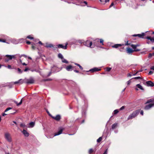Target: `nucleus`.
<instances>
[{"instance_id":"13","label":"nucleus","mask_w":154,"mask_h":154,"mask_svg":"<svg viewBox=\"0 0 154 154\" xmlns=\"http://www.w3.org/2000/svg\"><path fill=\"white\" fill-rule=\"evenodd\" d=\"M145 35L144 33H142L141 34H134L132 35L133 36H138L140 38H143V36Z\"/></svg>"},{"instance_id":"28","label":"nucleus","mask_w":154,"mask_h":154,"mask_svg":"<svg viewBox=\"0 0 154 154\" xmlns=\"http://www.w3.org/2000/svg\"><path fill=\"white\" fill-rule=\"evenodd\" d=\"M136 86L138 88L140 89L141 90H143V87L140 84H138Z\"/></svg>"},{"instance_id":"36","label":"nucleus","mask_w":154,"mask_h":154,"mask_svg":"<svg viewBox=\"0 0 154 154\" xmlns=\"http://www.w3.org/2000/svg\"><path fill=\"white\" fill-rule=\"evenodd\" d=\"M112 68L111 67H107L106 69V71L107 72H109L110 70Z\"/></svg>"},{"instance_id":"42","label":"nucleus","mask_w":154,"mask_h":154,"mask_svg":"<svg viewBox=\"0 0 154 154\" xmlns=\"http://www.w3.org/2000/svg\"><path fill=\"white\" fill-rule=\"evenodd\" d=\"M113 112V113L114 114H116L119 112V111L118 109H116Z\"/></svg>"},{"instance_id":"59","label":"nucleus","mask_w":154,"mask_h":154,"mask_svg":"<svg viewBox=\"0 0 154 154\" xmlns=\"http://www.w3.org/2000/svg\"><path fill=\"white\" fill-rule=\"evenodd\" d=\"M140 114L142 115H143V110H142L140 112Z\"/></svg>"},{"instance_id":"31","label":"nucleus","mask_w":154,"mask_h":154,"mask_svg":"<svg viewBox=\"0 0 154 154\" xmlns=\"http://www.w3.org/2000/svg\"><path fill=\"white\" fill-rule=\"evenodd\" d=\"M131 46L134 49V50L138 49L136 48V46L135 45L132 44L131 45Z\"/></svg>"},{"instance_id":"39","label":"nucleus","mask_w":154,"mask_h":154,"mask_svg":"<svg viewBox=\"0 0 154 154\" xmlns=\"http://www.w3.org/2000/svg\"><path fill=\"white\" fill-rule=\"evenodd\" d=\"M102 139V137H100L97 140V142L98 143H100Z\"/></svg>"},{"instance_id":"17","label":"nucleus","mask_w":154,"mask_h":154,"mask_svg":"<svg viewBox=\"0 0 154 154\" xmlns=\"http://www.w3.org/2000/svg\"><path fill=\"white\" fill-rule=\"evenodd\" d=\"M35 125V122H31L28 124V128H32L34 127Z\"/></svg>"},{"instance_id":"29","label":"nucleus","mask_w":154,"mask_h":154,"mask_svg":"<svg viewBox=\"0 0 154 154\" xmlns=\"http://www.w3.org/2000/svg\"><path fill=\"white\" fill-rule=\"evenodd\" d=\"M62 62L66 63H69L68 61L66 59H64V58L62 59Z\"/></svg>"},{"instance_id":"21","label":"nucleus","mask_w":154,"mask_h":154,"mask_svg":"<svg viewBox=\"0 0 154 154\" xmlns=\"http://www.w3.org/2000/svg\"><path fill=\"white\" fill-rule=\"evenodd\" d=\"M154 103V98H151L149 100H148L145 103V104H148L149 103Z\"/></svg>"},{"instance_id":"4","label":"nucleus","mask_w":154,"mask_h":154,"mask_svg":"<svg viewBox=\"0 0 154 154\" xmlns=\"http://www.w3.org/2000/svg\"><path fill=\"white\" fill-rule=\"evenodd\" d=\"M149 104L146 105L144 108V109L146 110H148L150 109L153 106H154V103H149Z\"/></svg>"},{"instance_id":"8","label":"nucleus","mask_w":154,"mask_h":154,"mask_svg":"<svg viewBox=\"0 0 154 154\" xmlns=\"http://www.w3.org/2000/svg\"><path fill=\"white\" fill-rule=\"evenodd\" d=\"M68 45L67 42L65 43V46L63 45L62 44H59L57 45V47L59 48H62L64 49H66L67 48V45Z\"/></svg>"},{"instance_id":"37","label":"nucleus","mask_w":154,"mask_h":154,"mask_svg":"<svg viewBox=\"0 0 154 154\" xmlns=\"http://www.w3.org/2000/svg\"><path fill=\"white\" fill-rule=\"evenodd\" d=\"M20 127H21L24 128L26 127V125L24 123H21L20 124Z\"/></svg>"},{"instance_id":"15","label":"nucleus","mask_w":154,"mask_h":154,"mask_svg":"<svg viewBox=\"0 0 154 154\" xmlns=\"http://www.w3.org/2000/svg\"><path fill=\"white\" fill-rule=\"evenodd\" d=\"M71 65H69L65 67V69L66 70L68 71H72L73 69Z\"/></svg>"},{"instance_id":"1","label":"nucleus","mask_w":154,"mask_h":154,"mask_svg":"<svg viewBox=\"0 0 154 154\" xmlns=\"http://www.w3.org/2000/svg\"><path fill=\"white\" fill-rule=\"evenodd\" d=\"M140 112V111L139 110H136L133 112L128 117L127 119L129 120L134 118L137 116Z\"/></svg>"},{"instance_id":"30","label":"nucleus","mask_w":154,"mask_h":154,"mask_svg":"<svg viewBox=\"0 0 154 154\" xmlns=\"http://www.w3.org/2000/svg\"><path fill=\"white\" fill-rule=\"evenodd\" d=\"M25 40V39L23 38H20L18 39V43H21L22 42H23L24 40Z\"/></svg>"},{"instance_id":"9","label":"nucleus","mask_w":154,"mask_h":154,"mask_svg":"<svg viewBox=\"0 0 154 154\" xmlns=\"http://www.w3.org/2000/svg\"><path fill=\"white\" fill-rule=\"evenodd\" d=\"M11 57L12 59L15 58L17 57H18L19 58H21L22 56H24L25 57H27V56L25 54L20 55L19 54H17L16 55H11Z\"/></svg>"},{"instance_id":"25","label":"nucleus","mask_w":154,"mask_h":154,"mask_svg":"<svg viewBox=\"0 0 154 154\" xmlns=\"http://www.w3.org/2000/svg\"><path fill=\"white\" fill-rule=\"evenodd\" d=\"M6 57H7L8 58L9 60H5V61L6 62H7L9 60H11V55H6Z\"/></svg>"},{"instance_id":"48","label":"nucleus","mask_w":154,"mask_h":154,"mask_svg":"<svg viewBox=\"0 0 154 154\" xmlns=\"http://www.w3.org/2000/svg\"><path fill=\"white\" fill-rule=\"evenodd\" d=\"M108 152V149H106L103 153V154H107Z\"/></svg>"},{"instance_id":"53","label":"nucleus","mask_w":154,"mask_h":154,"mask_svg":"<svg viewBox=\"0 0 154 154\" xmlns=\"http://www.w3.org/2000/svg\"><path fill=\"white\" fill-rule=\"evenodd\" d=\"M7 68L8 69H12L11 67V65H8L7 66Z\"/></svg>"},{"instance_id":"6","label":"nucleus","mask_w":154,"mask_h":154,"mask_svg":"<svg viewBox=\"0 0 154 154\" xmlns=\"http://www.w3.org/2000/svg\"><path fill=\"white\" fill-rule=\"evenodd\" d=\"M78 40L74 38L72 39L69 41V44L71 45H78Z\"/></svg>"},{"instance_id":"22","label":"nucleus","mask_w":154,"mask_h":154,"mask_svg":"<svg viewBox=\"0 0 154 154\" xmlns=\"http://www.w3.org/2000/svg\"><path fill=\"white\" fill-rule=\"evenodd\" d=\"M124 45V44H116L114 45H112V47L113 48H117L121 46L122 45Z\"/></svg>"},{"instance_id":"11","label":"nucleus","mask_w":154,"mask_h":154,"mask_svg":"<svg viewBox=\"0 0 154 154\" xmlns=\"http://www.w3.org/2000/svg\"><path fill=\"white\" fill-rule=\"evenodd\" d=\"M101 70L100 68H99L97 67H94L91 69L89 71H87L86 72H94L97 71H99Z\"/></svg>"},{"instance_id":"19","label":"nucleus","mask_w":154,"mask_h":154,"mask_svg":"<svg viewBox=\"0 0 154 154\" xmlns=\"http://www.w3.org/2000/svg\"><path fill=\"white\" fill-rule=\"evenodd\" d=\"M52 117L53 119L57 121L59 120L61 118V116L59 115H57L55 117L52 116Z\"/></svg>"},{"instance_id":"26","label":"nucleus","mask_w":154,"mask_h":154,"mask_svg":"<svg viewBox=\"0 0 154 154\" xmlns=\"http://www.w3.org/2000/svg\"><path fill=\"white\" fill-rule=\"evenodd\" d=\"M86 114V112L85 110H83L82 109V117H85Z\"/></svg>"},{"instance_id":"63","label":"nucleus","mask_w":154,"mask_h":154,"mask_svg":"<svg viewBox=\"0 0 154 154\" xmlns=\"http://www.w3.org/2000/svg\"><path fill=\"white\" fill-rule=\"evenodd\" d=\"M74 71L76 73H79V71L77 70H74Z\"/></svg>"},{"instance_id":"56","label":"nucleus","mask_w":154,"mask_h":154,"mask_svg":"<svg viewBox=\"0 0 154 154\" xmlns=\"http://www.w3.org/2000/svg\"><path fill=\"white\" fill-rule=\"evenodd\" d=\"M153 73V72L152 71H150L149 72L148 74L149 75H151V74H152Z\"/></svg>"},{"instance_id":"49","label":"nucleus","mask_w":154,"mask_h":154,"mask_svg":"<svg viewBox=\"0 0 154 154\" xmlns=\"http://www.w3.org/2000/svg\"><path fill=\"white\" fill-rule=\"evenodd\" d=\"M133 79H141V78L140 76H138L136 77H135L134 78H133Z\"/></svg>"},{"instance_id":"54","label":"nucleus","mask_w":154,"mask_h":154,"mask_svg":"<svg viewBox=\"0 0 154 154\" xmlns=\"http://www.w3.org/2000/svg\"><path fill=\"white\" fill-rule=\"evenodd\" d=\"M152 56H153V54H152H152L150 53V54H149L148 57H151Z\"/></svg>"},{"instance_id":"32","label":"nucleus","mask_w":154,"mask_h":154,"mask_svg":"<svg viewBox=\"0 0 154 154\" xmlns=\"http://www.w3.org/2000/svg\"><path fill=\"white\" fill-rule=\"evenodd\" d=\"M58 57L61 60L63 58V55L61 53H59L58 55Z\"/></svg>"},{"instance_id":"5","label":"nucleus","mask_w":154,"mask_h":154,"mask_svg":"<svg viewBox=\"0 0 154 154\" xmlns=\"http://www.w3.org/2000/svg\"><path fill=\"white\" fill-rule=\"evenodd\" d=\"M140 49H137L133 50L131 48H127L126 49V51L127 53L130 54L133 53L134 51H140Z\"/></svg>"},{"instance_id":"16","label":"nucleus","mask_w":154,"mask_h":154,"mask_svg":"<svg viewBox=\"0 0 154 154\" xmlns=\"http://www.w3.org/2000/svg\"><path fill=\"white\" fill-rule=\"evenodd\" d=\"M44 46L47 48H51L54 47V45L52 44H49L48 43H46Z\"/></svg>"},{"instance_id":"40","label":"nucleus","mask_w":154,"mask_h":154,"mask_svg":"<svg viewBox=\"0 0 154 154\" xmlns=\"http://www.w3.org/2000/svg\"><path fill=\"white\" fill-rule=\"evenodd\" d=\"M17 70L19 73L21 74L22 73L23 71L21 70L20 68H18Z\"/></svg>"},{"instance_id":"7","label":"nucleus","mask_w":154,"mask_h":154,"mask_svg":"<svg viewBox=\"0 0 154 154\" xmlns=\"http://www.w3.org/2000/svg\"><path fill=\"white\" fill-rule=\"evenodd\" d=\"M5 137L8 141L10 142L11 141V138L9 133H5Z\"/></svg>"},{"instance_id":"55","label":"nucleus","mask_w":154,"mask_h":154,"mask_svg":"<svg viewBox=\"0 0 154 154\" xmlns=\"http://www.w3.org/2000/svg\"><path fill=\"white\" fill-rule=\"evenodd\" d=\"M57 67L56 66H54L51 69V71H54V70H53V69H55Z\"/></svg>"},{"instance_id":"47","label":"nucleus","mask_w":154,"mask_h":154,"mask_svg":"<svg viewBox=\"0 0 154 154\" xmlns=\"http://www.w3.org/2000/svg\"><path fill=\"white\" fill-rule=\"evenodd\" d=\"M12 108H11V107H8V108H7L5 110V112H7V111L9 110L10 109H11Z\"/></svg>"},{"instance_id":"18","label":"nucleus","mask_w":154,"mask_h":154,"mask_svg":"<svg viewBox=\"0 0 154 154\" xmlns=\"http://www.w3.org/2000/svg\"><path fill=\"white\" fill-rule=\"evenodd\" d=\"M146 83L148 86L153 87L154 86V83L151 81H148L146 82Z\"/></svg>"},{"instance_id":"41","label":"nucleus","mask_w":154,"mask_h":154,"mask_svg":"<svg viewBox=\"0 0 154 154\" xmlns=\"http://www.w3.org/2000/svg\"><path fill=\"white\" fill-rule=\"evenodd\" d=\"M78 94L81 97H84V95L81 92H79L78 93Z\"/></svg>"},{"instance_id":"14","label":"nucleus","mask_w":154,"mask_h":154,"mask_svg":"<svg viewBox=\"0 0 154 154\" xmlns=\"http://www.w3.org/2000/svg\"><path fill=\"white\" fill-rule=\"evenodd\" d=\"M11 42L14 44H18V39H16L15 38H11L10 39Z\"/></svg>"},{"instance_id":"10","label":"nucleus","mask_w":154,"mask_h":154,"mask_svg":"<svg viewBox=\"0 0 154 154\" xmlns=\"http://www.w3.org/2000/svg\"><path fill=\"white\" fill-rule=\"evenodd\" d=\"M63 130V128L62 127H60L58 131L54 134V136H55L60 135L62 133Z\"/></svg>"},{"instance_id":"12","label":"nucleus","mask_w":154,"mask_h":154,"mask_svg":"<svg viewBox=\"0 0 154 154\" xmlns=\"http://www.w3.org/2000/svg\"><path fill=\"white\" fill-rule=\"evenodd\" d=\"M34 82V79L32 77H30L29 79L27 80V81L26 83L27 84H32Z\"/></svg>"},{"instance_id":"50","label":"nucleus","mask_w":154,"mask_h":154,"mask_svg":"<svg viewBox=\"0 0 154 154\" xmlns=\"http://www.w3.org/2000/svg\"><path fill=\"white\" fill-rule=\"evenodd\" d=\"M134 73H132V74H130V73H128V74H127V76L128 77H131V76L132 75H133V74H134Z\"/></svg>"},{"instance_id":"58","label":"nucleus","mask_w":154,"mask_h":154,"mask_svg":"<svg viewBox=\"0 0 154 154\" xmlns=\"http://www.w3.org/2000/svg\"><path fill=\"white\" fill-rule=\"evenodd\" d=\"M29 69L27 68V67H26L24 70V71L25 72H26L28 70H29Z\"/></svg>"},{"instance_id":"38","label":"nucleus","mask_w":154,"mask_h":154,"mask_svg":"<svg viewBox=\"0 0 154 154\" xmlns=\"http://www.w3.org/2000/svg\"><path fill=\"white\" fill-rule=\"evenodd\" d=\"M26 38L31 40L33 39H34L33 38V37H32L31 35H29Z\"/></svg>"},{"instance_id":"35","label":"nucleus","mask_w":154,"mask_h":154,"mask_svg":"<svg viewBox=\"0 0 154 154\" xmlns=\"http://www.w3.org/2000/svg\"><path fill=\"white\" fill-rule=\"evenodd\" d=\"M15 103L16 104L17 106H18L20 105H21L22 102V99H21L20 101V102L19 103H17V102L15 101Z\"/></svg>"},{"instance_id":"27","label":"nucleus","mask_w":154,"mask_h":154,"mask_svg":"<svg viewBox=\"0 0 154 154\" xmlns=\"http://www.w3.org/2000/svg\"><path fill=\"white\" fill-rule=\"evenodd\" d=\"M117 125V123H115L114 124H113L112 125V129H114L116 127Z\"/></svg>"},{"instance_id":"33","label":"nucleus","mask_w":154,"mask_h":154,"mask_svg":"<svg viewBox=\"0 0 154 154\" xmlns=\"http://www.w3.org/2000/svg\"><path fill=\"white\" fill-rule=\"evenodd\" d=\"M85 42L83 40H78V43H79L80 44H83L84 45V42Z\"/></svg>"},{"instance_id":"24","label":"nucleus","mask_w":154,"mask_h":154,"mask_svg":"<svg viewBox=\"0 0 154 154\" xmlns=\"http://www.w3.org/2000/svg\"><path fill=\"white\" fill-rule=\"evenodd\" d=\"M146 38L148 40H150V41L152 42H154V38H151L150 36H147L146 38Z\"/></svg>"},{"instance_id":"23","label":"nucleus","mask_w":154,"mask_h":154,"mask_svg":"<svg viewBox=\"0 0 154 154\" xmlns=\"http://www.w3.org/2000/svg\"><path fill=\"white\" fill-rule=\"evenodd\" d=\"M23 83V80L21 79H20L18 80V81L15 82H14V84H22Z\"/></svg>"},{"instance_id":"61","label":"nucleus","mask_w":154,"mask_h":154,"mask_svg":"<svg viewBox=\"0 0 154 154\" xmlns=\"http://www.w3.org/2000/svg\"><path fill=\"white\" fill-rule=\"evenodd\" d=\"M150 69L154 70V66H152L150 67Z\"/></svg>"},{"instance_id":"51","label":"nucleus","mask_w":154,"mask_h":154,"mask_svg":"<svg viewBox=\"0 0 154 154\" xmlns=\"http://www.w3.org/2000/svg\"><path fill=\"white\" fill-rule=\"evenodd\" d=\"M20 62L22 63V64L23 65H25V66L27 65V64H26L25 63H22V60L21 59H20Z\"/></svg>"},{"instance_id":"34","label":"nucleus","mask_w":154,"mask_h":154,"mask_svg":"<svg viewBox=\"0 0 154 154\" xmlns=\"http://www.w3.org/2000/svg\"><path fill=\"white\" fill-rule=\"evenodd\" d=\"M74 64L75 65L79 66L81 69V70L83 69V67L81 66H80V64H79L76 63H74Z\"/></svg>"},{"instance_id":"62","label":"nucleus","mask_w":154,"mask_h":154,"mask_svg":"<svg viewBox=\"0 0 154 154\" xmlns=\"http://www.w3.org/2000/svg\"><path fill=\"white\" fill-rule=\"evenodd\" d=\"M26 43L27 44H31L30 42H29V41H27L26 42Z\"/></svg>"},{"instance_id":"20","label":"nucleus","mask_w":154,"mask_h":154,"mask_svg":"<svg viewBox=\"0 0 154 154\" xmlns=\"http://www.w3.org/2000/svg\"><path fill=\"white\" fill-rule=\"evenodd\" d=\"M22 132L25 136L28 137L29 136V133L25 130L24 129L22 131Z\"/></svg>"},{"instance_id":"46","label":"nucleus","mask_w":154,"mask_h":154,"mask_svg":"<svg viewBox=\"0 0 154 154\" xmlns=\"http://www.w3.org/2000/svg\"><path fill=\"white\" fill-rule=\"evenodd\" d=\"M93 152V150L92 149H89L88 151V152L89 153H92Z\"/></svg>"},{"instance_id":"45","label":"nucleus","mask_w":154,"mask_h":154,"mask_svg":"<svg viewBox=\"0 0 154 154\" xmlns=\"http://www.w3.org/2000/svg\"><path fill=\"white\" fill-rule=\"evenodd\" d=\"M143 71V70H139V71L135 73V74H133V75H137V73L138 72H141Z\"/></svg>"},{"instance_id":"64","label":"nucleus","mask_w":154,"mask_h":154,"mask_svg":"<svg viewBox=\"0 0 154 154\" xmlns=\"http://www.w3.org/2000/svg\"><path fill=\"white\" fill-rule=\"evenodd\" d=\"M130 45V44L128 43V41H127L126 43L125 44V45Z\"/></svg>"},{"instance_id":"52","label":"nucleus","mask_w":154,"mask_h":154,"mask_svg":"<svg viewBox=\"0 0 154 154\" xmlns=\"http://www.w3.org/2000/svg\"><path fill=\"white\" fill-rule=\"evenodd\" d=\"M125 108V106H123L121 107L119 109L120 110H122L123 109H124Z\"/></svg>"},{"instance_id":"43","label":"nucleus","mask_w":154,"mask_h":154,"mask_svg":"<svg viewBox=\"0 0 154 154\" xmlns=\"http://www.w3.org/2000/svg\"><path fill=\"white\" fill-rule=\"evenodd\" d=\"M52 79H45L42 80L43 81L45 82V81H50Z\"/></svg>"},{"instance_id":"2","label":"nucleus","mask_w":154,"mask_h":154,"mask_svg":"<svg viewBox=\"0 0 154 154\" xmlns=\"http://www.w3.org/2000/svg\"><path fill=\"white\" fill-rule=\"evenodd\" d=\"M84 45L88 47L91 48H94V46L92 45V43L91 41L89 40H87L86 42H84Z\"/></svg>"},{"instance_id":"3","label":"nucleus","mask_w":154,"mask_h":154,"mask_svg":"<svg viewBox=\"0 0 154 154\" xmlns=\"http://www.w3.org/2000/svg\"><path fill=\"white\" fill-rule=\"evenodd\" d=\"M100 42V43L102 45H104L103 40L102 39L97 38L94 41V45H95L97 47H100V46H99L98 45H97L96 44V42Z\"/></svg>"},{"instance_id":"60","label":"nucleus","mask_w":154,"mask_h":154,"mask_svg":"<svg viewBox=\"0 0 154 154\" xmlns=\"http://www.w3.org/2000/svg\"><path fill=\"white\" fill-rule=\"evenodd\" d=\"M131 82V81L130 80H129L127 82V85H129V84H130Z\"/></svg>"},{"instance_id":"57","label":"nucleus","mask_w":154,"mask_h":154,"mask_svg":"<svg viewBox=\"0 0 154 154\" xmlns=\"http://www.w3.org/2000/svg\"><path fill=\"white\" fill-rule=\"evenodd\" d=\"M114 5V3L113 2H112L110 5V6H109V8H111L112 6H113Z\"/></svg>"},{"instance_id":"44","label":"nucleus","mask_w":154,"mask_h":154,"mask_svg":"<svg viewBox=\"0 0 154 154\" xmlns=\"http://www.w3.org/2000/svg\"><path fill=\"white\" fill-rule=\"evenodd\" d=\"M0 42H4V43L6 42L5 40L4 39H0Z\"/></svg>"}]
</instances>
